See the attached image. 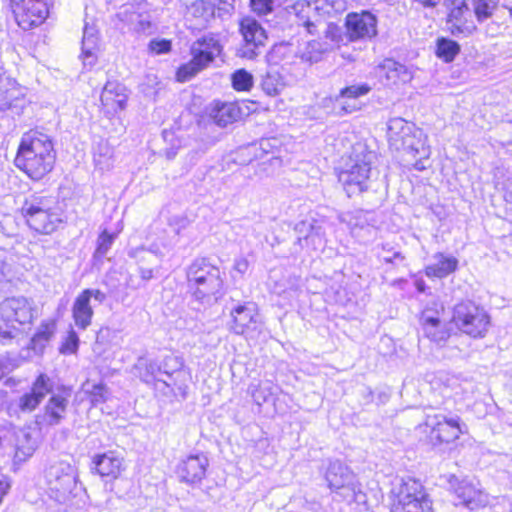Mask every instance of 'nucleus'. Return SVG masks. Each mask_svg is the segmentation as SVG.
<instances>
[{"instance_id": "obj_40", "label": "nucleus", "mask_w": 512, "mask_h": 512, "mask_svg": "<svg viewBox=\"0 0 512 512\" xmlns=\"http://www.w3.org/2000/svg\"><path fill=\"white\" fill-rule=\"evenodd\" d=\"M473 12L479 22H484L493 15L496 8L492 0H471Z\"/></svg>"}, {"instance_id": "obj_45", "label": "nucleus", "mask_w": 512, "mask_h": 512, "mask_svg": "<svg viewBox=\"0 0 512 512\" xmlns=\"http://www.w3.org/2000/svg\"><path fill=\"white\" fill-rule=\"evenodd\" d=\"M78 345H79V338H78L76 332L71 331V332H69L65 342L61 346L60 351L62 353L72 354L77 351Z\"/></svg>"}, {"instance_id": "obj_64", "label": "nucleus", "mask_w": 512, "mask_h": 512, "mask_svg": "<svg viewBox=\"0 0 512 512\" xmlns=\"http://www.w3.org/2000/svg\"><path fill=\"white\" fill-rule=\"evenodd\" d=\"M162 382H163V384H165L167 387H170V386H171V384H170V383H167L166 381H162Z\"/></svg>"}, {"instance_id": "obj_10", "label": "nucleus", "mask_w": 512, "mask_h": 512, "mask_svg": "<svg viewBox=\"0 0 512 512\" xmlns=\"http://www.w3.org/2000/svg\"><path fill=\"white\" fill-rule=\"evenodd\" d=\"M33 309L24 297L7 298L0 303V343L6 344L15 337V323H30Z\"/></svg>"}, {"instance_id": "obj_20", "label": "nucleus", "mask_w": 512, "mask_h": 512, "mask_svg": "<svg viewBox=\"0 0 512 512\" xmlns=\"http://www.w3.org/2000/svg\"><path fill=\"white\" fill-rule=\"evenodd\" d=\"M208 466L209 460L204 453L190 454L180 460L176 474L181 482L194 486L205 478Z\"/></svg>"}, {"instance_id": "obj_18", "label": "nucleus", "mask_w": 512, "mask_h": 512, "mask_svg": "<svg viewBox=\"0 0 512 512\" xmlns=\"http://www.w3.org/2000/svg\"><path fill=\"white\" fill-rule=\"evenodd\" d=\"M128 256L136 261L140 278L143 282L156 277L164 258L163 252L156 244L151 245L149 248H131L128 251Z\"/></svg>"}, {"instance_id": "obj_29", "label": "nucleus", "mask_w": 512, "mask_h": 512, "mask_svg": "<svg viewBox=\"0 0 512 512\" xmlns=\"http://www.w3.org/2000/svg\"><path fill=\"white\" fill-rule=\"evenodd\" d=\"M422 329L425 337L439 346L444 345L450 338V333L439 318L423 313L421 317Z\"/></svg>"}, {"instance_id": "obj_46", "label": "nucleus", "mask_w": 512, "mask_h": 512, "mask_svg": "<svg viewBox=\"0 0 512 512\" xmlns=\"http://www.w3.org/2000/svg\"><path fill=\"white\" fill-rule=\"evenodd\" d=\"M388 245H383V254L381 255V258L385 263H392L395 264L397 262L404 261L405 257L401 254L400 251H393L389 248H387Z\"/></svg>"}, {"instance_id": "obj_23", "label": "nucleus", "mask_w": 512, "mask_h": 512, "mask_svg": "<svg viewBox=\"0 0 512 512\" xmlns=\"http://www.w3.org/2000/svg\"><path fill=\"white\" fill-rule=\"evenodd\" d=\"M53 382L49 376L41 373L32 383L30 391L21 395L17 406L21 412L30 413L34 411L43 399L52 391Z\"/></svg>"}, {"instance_id": "obj_26", "label": "nucleus", "mask_w": 512, "mask_h": 512, "mask_svg": "<svg viewBox=\"0 0 512 512\" xmlns=\"http://www.w3.org/2000/svg\"><path fill=\"white\" fill-rule=\"evenodd\" d=\"M128 99L126 87L118 81H108L101 93L100 100L107 113H116L126 107Z\"/></svg>"}, {"instance_id": "obj_13", "label": "nucleus", "mask_w": 512, "mask_h": 512, "mask_svg": "<svg viewBox=\"0 0 512 512\" xmlns=\"http://www.w3.org/2000/svg\"><path fill=\"white\" fill-rule=\"evenodd\" d=\"M242 42L237 48V56L244 59H255L265 46L267 35L261 24L252 17H245L239 23Z\"/></svg>"}, {"instance_id": "obj_50", "label": "nucleus", "mask_w": 512, "mask_h": 512, "mask_svg": "<svg viewBox=\"0 0 512 512\" xmlns=\"http://www.w3.org/2000/svg\"><path fill=\"white\" fill-rule=\"evenodd\" d=\"M136 20L138 21V29L140 30L145 31L151 27V22L148 19V15L133 12L130 16V21L134 22Z\"/></svg>"}, {"instance_id": "obj_3", "label": "nucleus", "mask_w": 512, "mask_h": 512, "mask_svg": "<svg viewBox=\"0 0 512 512\" xmlns=\"http://www.w3.org/2000/svg\"><path fill=\"white\" fill-rule=\"evenodd\" d=\"M187 288L191 297L204 305H212L224 295L223 275L208 258L195 259L186 270Z\"/></svg>"}, {"instance_id": "obj_5", "label": "nucleus", "mask_w": 512, "mask_h": 512, "mask_svg": "<svg viewBox=\"0 0 512 512\" xmlns=\"http://www.w3.org/2000/svg\"><path fill=\"white\" fill-rule=\"evenodd\" d=\"M391 493V512H434L432 500L419 480L403 479Z\"/></svg>"}, {"instance_id": "obj_55", "label": "nucleus", "mask_w": 512, "mask_h": 512, "mask_svg": "<svg viewBox=\"0 0 512 512\" xmlns=\"http://www.w3.org/2000/svg\"><path fill=\"white\" fill-rule=\"evenodd\" d=\"M233 2L234 0H219V3L224 5L223 7H219V9L230 12L234 9Z\"/></svg>"}, {"instance_id": "obj_44", "label": "nucleus", "mask_w": 512, "mask_h": 512, "mask_svg": "<svg viewBox=\"0 0 512 512\" xmlns=\"http://www.w3.org/2000/svg\"><path fill=\"white\" fill-rule=\"evenodd\" d=\"M250 5L258 15H267L274 9V0H250Z\"/></svg>"}, {"instance_id": "obj_34", "label": "nucleus", "mask_w": 512, "mask_h": 512, "mask_svg": "<svg viewBox=\"0 0 512 512\" xmlns=\"http://www.w3.org/2000/svg\"><path fill=\"white\" fill-rule=\"evenodd\" d=\"M56 329L55 321L47 320L43 321L38 327L36 333L31 338L30 348L35 353H42L46 345L53 337Z\"/></svg>"}, {"instance_id": "obj_28", "label": "nucleus", "mask_w": 512, "mask_h": 512, "mask_svg": "<svg viewBox=\"0 0 512 512\" xmlns=\"http://www.w3.org/2000/svg\"><path fill=\"white\" fill-rule=\"evenodd\" d=\"M93 464L94 469L101 477L116 479L123 470V458L113 451L96 455Z\"/></svg>"}, {"instance_id": "obj_22", "label": "nucleus", "mask_w": 512, "mask_h": 512, "mask_svg": "<svg viewBox=\"0 0 512 512\" xmlns=\"http://www.w3.org/2000/svg\"><path fill=\"white\" fill-rule=\"evenodd\" d=\"M469 16L470 7L467 0H451L447 25L453 36H469L473 33L476 27L472 23L468 24Z\"/></svg>"}, {"instance_id": "obj_54", "label": "nucleus", "mask_w": 512, "mask_h": 512, "mask_svg": "<svg viewBox=\"0 0 512 512\" xmlns=\"http://www.w3.org/2000/svg\"><path fill=\"white\" fill-rule=\"evenodd\" d=\"M425 8H434L438 6L442 0H414Z\"/></svg>"}, {"instance_id": "obj_62", "label": "nucleus", "mask_w": 512, "mask_h": 512, "mask_svg": "<svg viewBox=\"0 0 512 512\" xmlns=\"http://www.w3.org/2000/svg\"><path fill=\"white\" fill-rule=\"evenodd\" d=\"M505 198L507 201L512 202V191L507 192Z\"/></svg>"}, {"instance_id": "obj_35", "label": "nucleus", "mask_w": 512, "mask_h": 512, "mask_svg": "<svg viewBox=\"0 0 512 512\" xmlns=\"http://www.w3.org/2000/svg\"><path fill=\"white\" fill-rule=\"evenodd\" d=\"M187 13L199 26L204 27L214 18L215 5L210 0H196L188 7Z\"/></svg>"}, {"instance_id": "obj_59", "label": "nucleus", "mask_w": 512, "mask_h": 512, "mask_svg": "<svg viewBox=\"0 0 512 512\" xmlns=\"http://www.w3.org/2000/svg\"><path fill=\"white\" fill-rule=\"evenodd\" d=\"M416 287L419 292L425 291V283L422 280L416 282Z\"/></svg>"}, {"instance_id": "obj_51", "label": "nucleus", "mask_w": 512, "mask_h": 512, "mask_svg": "<svg viewBox=\"0 0 512 512\" xmlns=\"http://www.w3.org/2000/svg\"><path fill=\"white\" fill-rule=\"evenodd\" d=\"M234 270L239 274H245L249 269V262L245 257L236 258L234 261Z\"/></svg>"}, {"instance_id": "obj_21", "label": "nucleus", "mask_w": 512, "mask_h": 512, "mask_svg": "<svg viewBox=\"0 0 512 512\" xmlns=\"http://www.w3.org/2000/svg\"><path fill=\"white\" fill-rule=\"evenodd\" d=\"M345 25L351 41L371 39L377 35V17L369 11L349 13Z\"/></svg>"}, {"instance_id": "obj_17", "label": "nucleus", "mask_w": 512, "mask_h": 512, "mask_svg": "<svg viewBox=\"0 0 512 512\" xmlns=\"http://www.w3.org/2000/svg\"><path fill=\"white\" fill-rule=\"evenodd\" d=\"M232 324L230 329L238 335L254 338L263 330V323L254 303L238 305L231 311Z\"/></svg>"}, {"instance_id": "obj_37", "label": "nucleus", "mask_w": 512, "mask_h": 512, "mask_svg": "<svg viewBox=\"0 0 512 512\" xmlns=\"http://www.w3.org/2000/svg\"><path fill=\"white\" fill-rule=\"evenodd\" d=\"M327 51L326 44L317 40L309 41L299 50L300 58L309 63H317L322 59V55Z\"/></svg>"}, {"instance_id": "obj_58", "label": "nucleus", "mask_w": 512, "mask_h": 512, "mask_svg": "<svg viewBox=\"0 0 512 512\" xmlns=\"http://www.w3.org/2000/svg\"><path fill=\"white\" fill-rule=\"evenodd\" d=\"M187 386L186 385H180L178 386V393L183 397V398H186V394H187Z\"/></svg>"}, {"instance_id": "obj_7", "label": "nucleus", "mask_w": 512, "mask_h": 512, "mask_svg": "<svg viewBox=\"0 0 512 512\" xmlns=\"http://www.w3.org/2000/svg\"><path fill=\"white\" fill-rule=\"evenodd\" d=\"M45 482L49 497L56 502L67 503L77 494L75 471L67 461H51L45 470Z\"/></svg>"}, {"instance_id": "obj_38", "label": "nucleus", "mask_w": 512, "mask_h": 512, "mask_svg": "<svg viewBox=\"0 0 512 512\" xmlns=\"http://www.w3.org/2000/svg\"><path fill=\"white\" fill-rule=\"evenodd\" d=\"M82 389L86 394L89 395L90 401L94 406L104 403L108 400L109 391L106 385L103 383L91 384L89 381H86L82 385Z\"/></svg>"}, {"instance_id": "obj_39", "label": "nucleus", "mask_w": 512, "mask_h": 512, "mask_svg": "<svg viewBox=\"0 0 512 512\" xmlns=\"http://www.w3.org/2000/svg\"><path fill=\"white\" fill-rule=\"evenodd\" d=\"M262 90L269 96L278 95L284 87L279 73L275 71L267 72L261 80Z\"/></svg>"}, {"instance_id": "obj_42", "label": "nucleus", "mask_w": 512, "mask_h": 512, "mask_svg": "<svg viewBox=\"0 0 512 512\" xmlns=\"http://www.w3.org/2000/svg\"><path fill=\"white\" fill-rule=\"evenodd\" d=\"M371 87L368 84L351 85L340 90L339 95L336 97V101L340 98L356 99L360 96L368 94Z\"/></svg>"}, {"instance_id": "obj_19", "label": "nucleus", "mask_w": 512, "mask_h": 512, "mask_svg": "<svg viewBox=\"0 0 512 512\" xmlns=\"http://www.w3.org/2000/svg\"><path fill=\"white\" fill-rule=\"evenodd\" d=\"M448 482L455 495L456 506L461 505L474 510L488 503L487 495L471 483L459 480L455 475H450Z\"/></svg>"}, {"instance_id": "obj_25", "label": "nucleus", "mask_w": 512, "mask_h": 512, "mask_svg": "<svg viewBox=\"0 0 512 512\" xmlns=\"http://www.w3.org/2000/svg\"><path fill=\"white\" fill-rule=\"evenodd\" d=\"M294 230L297 234V243L301 248L318 249L324 244L322 226L316 220H303L298 222Z\"/></svg>"}, {"instance_id": "obj_41", "label": "nucleus", "mask_w": 512, "mask_h": 512, "mask_svg": "<svg viewBox=\"0 0 512 512\" xmlns=\"http://www.w3.org/2000/svg\"><path fill=\"white\" fill-rule=\"evenodd\" d=\"M231 78L232 86L237 91H248L253 85V76L245 69L236 70Z\"/></svg>"}, {"instance_id": "obj_43", "label": "nucleus", "mask_w": 512, "mask_h": 512, "mask_svg": "<svg viewBox=\"0 0 512 512\" xmlns=\"http://www.w3.org/2000/svg\"><path fill=\"white\" fill-rule=\"evenodd\" d=\"M113 241L114 236L112 234H109L107 231L102 232L97 241L95 255L98 257L105 256L108 250L111 248Z\"/></svg>"}, {"instance_id": "obj_60", "label": "nucleus", "mask_w": 512, "mask_h": 512, "mask_svg": "<svg viewBox=\"0 0 512 512\" xmlns=\"http://www.w3.org/2000/svg\"><path fill=\"white\" fill-rule=\"evenodd\" d=\"M166 156L168 159H173L176 156V151L170 149L166 152Z\"/></svg>"}, {"instance_id": "obj_61", "label": "nucleus", "mask_w": 512, "mask_h": 512, "mask_svg": "<svg viewBox=\"0 0 512 512\" xmlns=\"http://www.w3.org/2000/svg\"><path fill=\"white\" fill-rule=\"evenodd\" d=\"M0 108L1 110H7V109H10L12 107L11 103H3V104H0Z\"/></svg>"}, {"instance_id": "obj_30", "label": "nucleus", "mask_w": 512, "mask_h": 512, "mask_svg": "<svg viewBox=\"0 0 512 512\" xmlns=\"http://www.w3.org/2000/svg\"><path fill=\"white\" fill-rule=\"evenodd\" d=\"M134 374L141 379L146 384H153L156 381H160L157 379V374L160 372H164L168 376L170 374L162 369L161 364H159L156 360L140 357L133 367Z\"/></svg>"}, {"instance_id": "obj_2", "label": "nucleus", "mask_w": 512, "mask_h": 512, "mask_svg": "<svg viewBox=\"0 0 512 512\" xmlns=\"http://www.w3.org/2000/svg\"><path fill=\"white\" fill-rule=\"evenodd\" d=\"M375 159V153L368 150L366 145L358 143L353 146L347 167L338 175L348 197L365 194L368 202H381V197L372 199L370 196V193L377 192L375 184L370 179L371 166Z\"/></svg>"}, {"instance_id": "obj_32", "label": "nucleus", "mask_w": 512, "mask_h": 512, "mask_svg": "<svg viewBox=\"0 0 512 512\" xmlns=\"http://www.w3.org/2000/svg\"><path fill=\"white\" fill-rule=\"evenodd\" d=\"M93 308L90 302L80 293L72 307V316L75 322V325L82 330H85L92 321L93 317Z\"/></svg>"}, {"instance_id": "obj_31", "label": "nucleus", "mask_w": 512, "mask_h": 512, "mask_svg": "<svg viewBox=\"0 0 512 512\" xmlns=\"http://www.w3.org/2000/svg\"><path fill=\"white\" fill-rule=\"evenodd\" d=\"M434 262L426 267L428 277L444 278L454 272L458 260L453 256H445L443 253H436L433 256Z\"/></svg>"}, {"instance_id": "obj_24", "label": "nucleus", "mask_w": 512, "mask_h": 512, "mask_svg": "<svg viewBox=\"0 0 512 512\" xmlns=\"http://www.w3.org/2000/svg\"><path fill=\"white\" fill-rule=\"evenodd\" d=\"M375 75L384 86H394L407 83L412 78V72L403 64L385 59L375 67Z\"/></svg>"}, {"instance_id": "obj_8", "label": "nucleus", "mask_w": 512, "mask_h": 512, "mask_svg": "<svg viewBox=\"0 0 512 512\" xmlns=\"http://www.w3.org/2000/svg\"><path fill=\"white\" fill-rule=\"evenodd\" d=\"M190 50L192 59L177 71V78L181 82L188 81L213 62L220 55L222 46L217 36L209 33L194 41Z\"/></svg>"}, {"instance_id": "obj_48", "label": "nucleus", "mask_w": 512, "mask_h": 512, "mask_svg": "<svg viewBox=\"0 0 512 512\" xmlns=\"http://www.w3.org/2000/svg\"><path fill=\"white\" fill-rule=\"evenodd\" d=\"M150 50L156 54L166 53L171 49V43L168 40H152L149 44Z\"/></svg>"}, {"instance_id": "obj_27", "label": "nucleus", "mask_w": 512, "mask_h": 512, "mask_svg": "<svg viewBox=\"0 0 512 512\" xmlns=\"http://www.w3.org/2000/svg\"><path fill=\"white\" fill-rule=\"evenodd\" d=\"M99 37L94 26L85 24L81 43V59L84 67L92 68L98 59Z\"/></svg>"}, {"instance_id": "obj_49", "label": "nucleus", "mask_w": 512, "mask_h": 512, "mask_svg": "<svg viewBox=\"0 0 512 512\" xmlns=\"http://www.w3.org/2000/svg\"><path fill=\"white\" fill-rule=\"evenodd\" d=\"M373 226L366 224L364 222H355L351 223V232L354 236L360 237L361 232L363 231L364 234H371L373 231Z\"/></svg>"}, {"instance_id": "obj_1", "label": "nucleus", "mask_w": 512, "mask_h": 512, "mask_svg": "<svg viewBox=\"0 0 512 512\" xmlns=\"http://www.w3.org/2000/svg\"><path fill=\"white\" fill-rule=\"evenodd\" d=\"M55 159L50 137L30 131L22 136L14 162L31 179L40 180L53 169Z\"/></svg>"}, {"instance_id": "obj_12", "label": "nucleus", "mask_w": 512, "mask_h": 512, "mask_svg": "<svg viewBox=\"0 0 512 512\" xmlns=\"http://www.w3.org/2000/svg\"><path fill=\"white\" fill-rule=\"evenodd\" d=\"M325 479L328 487L347 502H360L363 494L353 472L342 462L331 461Z\"/></svg>"}, {"instance_id": "obj_36", "label": "nucleus", "mask_w": 512, "mask_h": 512, "mask_svg": "<svg viewBox=\"0 0 512 512\" xmlns=\"http://www.w3.org/2000/svg\"><path fill=\"white\" fill-rule=\"evenodd\" d=\"M461 47L457 41L440 37L436 42L435 54L446 63L452 62L460 53Z\"/></svg>"}, {"instance_id": "obj_14", "label": "nucleus", "mask_w": 512, "mask_h": 512, "mask_svg": "<svg viewBox=\"0 0 512 512\" xmlns=\"http://www.w3.org/2000/svg\"><path fill=\"white\" fill-rule=\"evenodd\" d=\"M10 3L19 27L31 30L48 17L51 0H10Z\"/></svg>"}, {"instance_id": "obj_57", "label": "nucleus", "mask_w": 512, "mask_h": 512, "mask_svg": "<svg viewBox=\"0 0 512 512\" xmlns=\"http://www.w3.org/2000/svg\"><path fill=\"white\" fill-rule=\"evenodd\" d=\"M126 285H127V287L133 288V289H137L141 286L140 283H135L132 276H129V278L126 280Z\"/></svg>"}, {"instance_id": "obj_33", "label": "nucleus", "mask_w": 512, "mask_h": 512, "mask_svg": "<svg viewBox=\"0 0 512 512\" xmlns=\"http://www.w3.org/2000/svg\"><path fill=\"white\" fill-rule=\"evenodd\" d=\"M240 107L233 102L217 104L213 110V119L220 127H226L241 118Z\"/></svg>"}, {"instance_id": "obj_9", "label": "nucleus", "mask_w": 512, "mask_h": 512, "mask_svg": "<svg viewBox=\"0 0 512 512\" xmlns=\"http://www.w3.org/2000/svg\"><path fill=\"white\" fill-rule=\"evenodd\" d=\"M424 425L429 429V439L434 446L454 442L467 429L458 415L434 409L426 413Z\"/></svg>"}, {"instance_id": "obj_6", "label": "nucleus", "mask_w": 512, "mask_h": 512, "mask_svg": "<svg viewBox=\"0 0 512 512\" xmlns=\"http://www.w3.org/2000/svg\"><path fill=\"white\" fill-rule=\"evenodd\" d=\"M54 204L52 197L32 195L23 203L21 213L31 229L41 234H51L61 222L54 211Z\"/></svg>"}, {"instance_id": "obj_63", "label": "nucleus", "mask_w": 512, "mask_h": 512, "mask_svg": "<svg viewBox=\"0 0 512 512\" xmlns=\"http://www.w3.org/2000/svg\"><path fill=\"white\" fill-rule=\"evenodd\" d=\"M509 484H510V486L512 488V473L509 475Z\"/></svg>"}, {"instance_id": "obj_53", "label": "nucleus", "mask_w": 512, "mask_h": 512, "mask_svg": "<svg viewBox=\"0 0 512 512\" xmlns=\"http://www.w3.org/2000/svg\"><path fill=\"white\" fill-rule=\"evenodd\" d=\"M10 362L5 357H0V380L10 372Z\"/></svg>"}, {"instance_id": "obj_52", "label": "nucleus", "mask_w": 512, "mask_h": 512, "mask_svg": "<svg viewBox=\"0 0 512 512\" xmlns=\"http://www.w3.org/2000/svg\"><path fill=\"white\" fill-rule=\"evenodd\" d=\"M358 109L356 104H341L339 111L336 112L338 116H344L346 114H350Z\"/></svg>"}, {"instance_id": "obj_47", "label": "nucleus", "mask_w": 512, "mask_h": 512, "mask_svg": "<svg viewBox=\"0 0 512 512\" xmlns=\"http://www.w3.org/2000/svg\"><path fill=\"white\" fill-rule=\"evenodd\" d=\"M81 294L89 301L91 302V299L93 298L94 301L98 302L99 304H102L107 299V296L104 292H102L99 289H84Z\"/></svg>"}, {"instance_id": "obj_4", "label": "nucleus", "mask_w": 512, "mask_h": 512, "mask_svg": "<svg viewBox=\"0 0 512 512\" xmlns=\"http://www.w3.org/2000/svg\"><path fill=\"white\" fill-rule=\"evenodd\" d=\"M338 0H299L290 6L289 14L295 17L298 26L305 28L308 34L314 35L322 26L326 33L336 28L325 23V18L338 10Z\"/></svg>"}, {"instance_id": "obj_11", "label": "nucleus", "mask_w": 512, "mask_h": 512, "mask_svg": "<svg viewBox=\"0 0 512 512\" xmlns=\"http://www.w3.org/2000/svg\"><path fill=\"white\" fill-rule=\"evenodd\" d=\"M452 322L462 333L473 338H483L490 326V316L483 307L465 301L454 307Z\"/></svg>"}, {"instance_id": "obj_15", "label": "nucleus", "mask_w": 512, "mask_h": 512, "mask_svg": "<svg viewBox=\"0 0 512 512\" xmlns=\"http://www.w3.org/2000/svg\"><path fill=\"white\" fill-rule=\"evenodd\" d=\"M416 133L421 135V131L416 130L413 124L403 118H393L388 122L387 136L391 146L397 150L414 152L415 155H424V144L420 140L416 141Z\"/></svg>"}, {"instance_id": "obj_56", "label": "nucleus", "mask_w": 512, "mask_h": 512, "mask_svg": "<svg viewBox=\"0 0 512 512\" xmlns=\"http://www.w3.org/2000/svg\"><path fill=\"white\" fill-rule=\"evenodd\" d=\"M362 393L365 397V403H369L373 400V394L369 388H364Z\"/></svg>"}, {"instance_id": "obj_16", "label": "nucleus", "mask_w": 512, "mask_h": 512, "mask_svg": "<svg viewBox=\"0 0 512 512\" xmlns=\"http://www.w3.org/2000/svg\"><path fill=\"white\" fill-rule=\"evenodd\" d=\"M41 413L36 415L35 422L39 426H57L65 418L68 412L72 391L62 386L57 391H52Z\"/></svg>"}]
</instances>
